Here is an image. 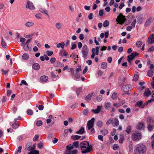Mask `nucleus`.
Segmentation results:
<instances>
[{
    "instance_id": "20e7f679",
    "label": "nucleus",
    "mask_w": 154,
    "mask_h": 154,
    "mask_svg": "<svg viewBox=\"0 0 154 154\" xmlns=\"http://www.w3.org/2000/svg\"><path fill=\"white\" fill-rule=\"evenodd\" d=\"M95 119L94 118H92L90 120L88 121L87 126L88 130H89L93 127Z\"/></svg>"
},
{
    "instance_id": "f03ea898",
    "label": "nucleus",
    "mask_w": 154,
    "mask_h": 154,
    "mask_svg": "<svg viewBox=\"0 0 154 154\" xmlns=\"http://www.w3.org/2000/svg\"><path fill=\"white\" fill-rule=\"evenodd\" d=\"M136 149L134 150L135 154H145L146 151L145 146L142 144H139L135 146Z\"/></svg>"
},
{
    "instance_id": "72a5a7b5",
    "label": "nucleus",
    "mask_w": 154,
    "mask_h": 154,
    "mask_svg": "<svg viewBox=\"0 0 154 154\" xmlns=\"http://www.w3.org/2000/svg\"><path fill=\"white\" fill-rule=\"evenodd\" d=\"M107 67V63L105 62H103L101 64V67L103 69H105Z\"/></svg>"
},
{
    "instance_id": "c85d7f7f",
    "label": "nucleus",
    "mask_w": 154,
    "mask_h": 154,
    "mask_svg": "<svg viewBox=\"0 0 154 154\" xmlns=\"http://www.w3.org/2000/svg\"><path fill=\"white\" fill-rule=\"evenodd\" d=\"M34 24V23L33 22H27L25 24V26L27 27H29L32 26H33Z\"/></svg>"
},
{
    "instance_id": "4c0bfd02",
    "label": "nucleus",
    "mask_w": 154,
    "mask_h": 154,
    "mask_svg": "<svg viewBox=\"0 0 154 154\" xmlns=\"http://www.w3.org/2000/svg\"><path fill=\"white\" fill-rule=\"evenodd\" d=\"M143 104V102L141 101H138L137 102L136 105L137 106H138L140 107H142L143 106L142 105Z\"/></svg>"
},
{
    "instance_id": "9d476101",
    "label": "nucleus",
    "mask_w": 154,
    "mask_h": 154,
    "mask_svg": "<svg viewBox=\"0 0 154 154\" xmlns=\"http://www.w3.org/2000/svg\"><path fill=\"white\" fill-rule=\"evenodd\" d=\"M26 7L27 8H29L31 10H33L35 9L33 3L29 2V1L27 2Z\"/></svg>"
},
{
    "instance_id": "dca6fc26",
    "label": "nucleus",
    "mask_w": 154,
    "mask_h": 154,
    "mask_svg": "<svg viewBox=\"0 0 154 154\" xmlns=\"http://www.w3.org/2000/svg\"><path fill=\"white\" fill-rule=\"evenodd\" d=\"M151 94V91L149 89H146L145 90L143 94L145 96L148 97Z\"/></svg>"
},
{
    "instance_id": "b1692460",
    "label": "nucleus",
    "mask_w": 154,
    "mask_h": 154,
    "mask_svg": "<svg viewBox=\"0 0 154 154\" xmlns=\"http://www.w3.org/2000/svg\"><path fill=\"white\" fill-rule=\"evenodd\" d=\"M93 93H91L88 94L86 97L85 100L87 101H89L91 99Z\"/></svg>"
},
{
    "instance_id": "37998d69",
    "label": "nucleus",
    "mask_w": 154,
    "mask_h": 154,
    "mask_svg": "<svg viewBox=\"0 0 154 154\" xmlns=\"http://www.w3.org/2000/svg\"><path fill=\"white\" fill-rule=\"evenodd\" d=\"M109 23L108 21L107 20H105L103 23V26L104 27H106L109 25Z\"/></svg>"
},
{
    "instance_id": "3c124183",
    "label": "nucleus",
    "mask_w": 154,
    "mask_h": 154,
    "mask_svg": "<svg viewBox=\"0 0 154 154\" xmlns=\"http://www.w3.org/2000/svg\"><path fill=\"white\" fill-rule=\"evenodd\" d=\"M139 75L137 74H135L134 75V80L135 81H137L138 79Z\"/></svg>"
},
{
    "instance_id": "f3484780",
    "label": "nucleus",
    "mask_w": 154,
    "mask_h": 154,
    "mask_svg": "<svg viewBox=\"0 0 154 154\" xmlns=\"http://www.w3.org/2000/svg\"><path fill=\"white\" fill-rule=\"evenodd\" d=\"M144 124L143 123H139L137 126V128L138 129H141L144 127Z\"/></svg>"
},
{
    "instance_id": "338daca9",
    "label": "nucleus",
    "mask_w": 154,
    "mask_h": 154,
    "mask_svg": "<svg viewBox=\"0 0 154 154\" xmlns=\"http://www.w3.org/2000/svg\"><path fill=\"white\" fill-rule=\"evenodd\" d=\"M83 50H85V51H88V47L87 45H85L83 46V48H82Z\"/></svg>"
},
{
    "instance_id": "e2e57ef3",
    "label": "nucleus",
    "mask_w": 154,
    "mask_h": 154,
    "mask_svg": "<svg viewBox=\"0 0 154 154\" xmlns=\"http://www.w3.org/2000/svg\"><path fill=\"white\" fill-rule=\"evenodd\" d=\"M119 147V146L117 144H115L113 147V150H116Z\"/></svg>"
},
{
    "instance_id": "e433bc0d",
    "label": "nucleus",
    "mask_w": 154,
    "mask_h": 154,
    "mask_svg": "<svg viewBox=\"0 0 154 154\" xmlns=\"http://www.w3.org/2000/svg\"><path fill=\"white\" fill-rule=\"evenodd\" d=\"M143 43L141 41H138L136 43V46L138 48H140L141 47Z\"/></svg>"
},
{
    "instance_id": "f8f14e48",
    "label": "nucleus",
    "mask_w": 154,
    "mask_h": 154,
    "mask_svg": "<svg viewBox=\"0 0 154 154\" xmlns=\"http://www.w3.org/2000/svg\"><path fill=\"white\" fill-rule=\"evenodd\" d=\"M81 136H78L77 135H75L74 136H71L73 140H76L79 139H81V140L82 139H83L84 138H85V136H83L82 137V138H81Z\"/></svg>"
},
{
    "instance_id": "6e6552de",
    "label": "nucleus",
    "mask_w": 154,
    "mask_h": 154,
    "mask_svg": "<svg viewBox=\"0 0 154 154\" xmlns=\"http://www.w3.org/2000/svg\"><path fill=\"white\" fill-rule=\"evenodd\" d=\"M148 44L151 45L154 42V34L151 35L148 37L147 40Z\"/></svg>"
},
{
    "instance_id": "58836bf2",
    "label": "nucleus",
    "mask_w": 154,
    "mask_h": 154,
    "mask_svg": "<svg viewBox=\"0 0 154 154\" xmlns=\"http://www.w3.org/2000/svg\"><path fill=\"white\" fill-rule=\"evenodd\" d=\"M118 97L117 94L115 92H114L112 94L111 97L113 100L116 99Z\"/></svg>"
},
{
    "instance_id": "052dcab7",
    "label": "nucleus",
    "mask_w": 154,
    "mask_h": 154,
    "mask_svg": "<svg viewBox=\"0 0 154 154\" xmlns=\"http://www.w3.org/2000/svg\"><path fill=\"white\" fill-rule=\"evenodd\" d=\"M88 70V67L87 66H86L85 67L84 69V70L83 71V72H82L83 74H85L86 73V72Z\"/></svg>"
},
{
    "instance_id": "f704fd0d",
    "label": "nucleus",
    "mask_w": 154,
    "mask_h": 154,
    "mask_svg": "<svg viewBox=\"0 0 154 154\" xmlns=\"http://www.w3.org/2000/svg\"><path fill=\"white\" fill-rule=\"evenodd\" d=\"M111 104L109 102L107 103H105L104 107L106 109H109L110 107Z\"/></svg>"
},
{
    "instance_id": "ddd939ff",
    "label": "nucleus",
    "mask_w": 154,
    "mask_h": 154,
    "mask_svg": "<svg viewBox=\"0 0 154 154\" xmlns=\"http://www.w3.org/2000/svg\"><path fill=\"white\" fill-rule=\"evenodd\" d=\"M48 77L45 75L42 76L40 78V80L41 81L43 82H47L48 80Z\"/></svg>"
},
{
    "instance_id": "8fccbe9b",
    "label": "nucleus",
    "mask_w": 154,
    "mask_h": 154,
    "mask_svg": "<svg viewBox=\"0 0 154 154\" xmlns=\"http://www.w3.org/2000/svg\"><path fill=\"white\" fill-rule=\"evenodd\" d=\"M82 88H79L77 89L76 92L78 96L79 95L80 93L82 91Z\"/></svg>"
},
{
    "instance_id": "a19ab883",
    "label": "nucleus",
    "mask_w": 154,
    "mask_h": 154,
    "mask_svg": "<svg viewBox=\"0 0 154 154\" xmlns=\"http://www.w3.org/2000/svg\"><path fill=\"white\" fill-rule=\"evenodd\" d=\"M131 127L130 126H128L126 128L125 131L128 134H129L131 131Z\"/></svg>"
},
{
    "instance_id": "aec40b11",
    "label": "nucleus",
    "mask_w": 154,
    "mask_h": 154,
    "mask_svg": "<svg viewBox=\"0 0 154 154\" xmlns=\"http://www.w3.org/2000/svg\"><path fill=\"white\" fill-rule=\"evenodd\" d=\"M72 77H74L75 79H79L80 77V74L78 72H76L75 74L74 73L73 76Z\"/></svg>"
},
{
    "instance_id": "9b49d317",
    "label": "nucleus",
    "mask_w": 154,
    "mask_h": 154,
    "mask_svg": "<svg viewBox=\"0 0 154 154\" xmlns=\"http://www.w3.org/2000/svg\"><path fill=\"white\" fill-rule=\"evenodd\" d=\"M102 106H97V108L95 109H92L91 111L95 114H97L99 113L101 110Z\"/></svg>"
},
{
    "instance_id": "774afa93",
    "label": "nucleus",
    "mask_w": 154,
    "mask_h": 154,
    "mask_svg": "<svg viewBox=\"0 0 154 154\" xmlns=\"http://www.w3.org/2000/svg\"><path fill=\"white\" fill-rule=\"evenodd\" d=\"M133 27L131 26H128L126 28L127 30L130 31L131 29H132Z\"/></svg>"
},
{
    "instance_id": "bb28decb",
    "label": "nucleus",
    "mask_w": 154,
    "mask_h": 154,
    "mask_svg": "<svg viewBox=\"0 0 154 154\" xmlns=\"http://www.w3.org/2000/svg\"><path fill=\"white\" fill-rule=\"evenodd\" d=\"M103 125V122L101 121H98L97 123V125L100 128H101Z\"/></svg>"
},
{
    "instance_id": "c03bdc74",
    "label": "nucleus",
    "mask_w": 154,
    "mask_h": 154,
    "mask_svg": "<svg viewBox=\"0 0 154 154\" xmlns=\"http://www.w3.org/2000/svg\"><path fill=\"white\" fill-rule=\"evenodd\" d=\"M153 126L150 124L148 125L147 127L148 130L149 131H151L153 129Z\"/></svg>"
},
{
    "instance_id": "39448f33",
    "label": "nucleus",
    "mask_w": 154,
    "mask_h": 154,
    "mask_svg": "<svg viewBox=\"0 0 154 154\" xmlns=\"http://www.w3.org/2000/svg\"><path fill=\"white\" fill-rule=\"evenodd\" d=\"M141 135L139 133L135 132L132 135V137L134 140H139L141 138Z\"/></svg>"
},
{
    "instance_id": "bf43d9fd",
    "label": "nucleus",
    "mask_w": 154,
    "mask_h": 154,
    "mask_svg": "<svg viewBox=\"0 0 154 154\" xmlns=\"http://www.w3.org/2000/svg\"><path fill=\"white\" fill-rule=\"evenodd\" d=\"M56 59L55 57H52L50 59V62L51 63H53L56 61Z\"/></svg>"
},
{
    "instance_id": "7ed1b4c3",
    "label": "nucleus",
    "mask_w": 154,
    "mask_h": 154,
    "mask_svg": "<svg viewBox=\"0 0 154 154\" xmlns=\"http://www.w3.org/2000/svg\"><path fill=\"white\" fill-rule=\"evenodd\" d=\"M126 19L125 16H124L122 13L120 14L117 17L116 21L121 25H122L125 21Z\"/></svg>"
},
{
    "instance_id": "423d86ee",
    "label": "nucleus",
    "mask_w": 154,
    "mask_h": 154,
    "mask_svg": "<svg viewBox=\"0 0 154 154\" xmlns=\"http://www.w3.org/2000/svg\"><path fill=\"white\" fill-rule=\"evenodd\" d=\"M132 86L130 85H126L122 86L121 88L122 91L127 92L132 89Z\"/></svg>"
},
{
    "instance_id": "7c9ffc66",
    "label": "nucleus",
    "mask_w": 154,
    "mask_h": 154,
    "mask_svg": "<svg viewBox=\"0 0 154 154\" xmlns=\"http://www.w3.org/2000/svg\"><path fill=\"white\" fill-rule=\"evenodd\" d=\"M29 57V55L27 53H24L22 55L23 59L25 60H27Z\"/></svg>"
},
{
    "instance_id": "412c9836",
    "label": "nucleus",
    "mask_w": 154,
    "mask_h": 154,
    "mask_svg": "<svg viewBox=\"0 0 154 154\" xmlns=\"http://www.w3.org/2000/svg\"><path fill=\"white\" fill-rule=\"evenodd\" d=\"M101 133L103 136H105L108 133V130L105 129H103L100 131Z\"/></svg>"
},
{
    "instance_id": "ea45409f",
    "label": "nucleus",
    "mask_w": 154,
    "mask_h": 154,
    "mask_svg": "<svg viewBox=\"0 0 154 154\" xmlns=\"http://www.w3.org/2000/svg\"><path fill=\"white\" fill-rule=\"evenodd\" d=\"M73 146H71V145H67L66 146V150H69V151H71V150L73 149Z\"/></svg>"
},
{
    "instance_id": "4468645a",
    "label": "nucleus",
    "mask_w": 154,
    "mask_h": 154,
    "mask_svg": "<svg viewBox=\"0 0 154 154\" xmlns=\"http://www.w3.org/2000/svg\"><path fill=\"white\" fill-rule=\"evenodd\" d=\"M40 65L37 63H35L32 65V68L35 70H38L40 68Z\"/></svg>"
},
{
    "instance_id": "864d4df0",
    "label": "nucleus",
    "mask_w": 154,
    "mask_h": 154,
    "mask_svg": "<svg viewBox=\"0 0 154 154\" xmlns=\"http://www.w3.org/2000/svg\"><path fill=\"white\" fill-rule=\"evenodd\" d=\"M27 113L28 115L31 116L32 115L33 112L32 110L29 109L27 111Z\"/></svg>"
},
{
    "instance_id": "393cba45",
    "label": "nucleus",
    "mask_w": 154,
    "mask_h": 154,
    "mask_svg": "<svg viewBox=\"0 0 154 154\" xmlns=\"http://www.w3.org/2000/svg\"><path fill=\"white\" fill-rule=\"evenodd\" d=\"M82 52L83 54V57L84 58H86L88 54V51H85V50H82Z\"/></svg>"
},
{
    "instance_id": "5701e85b",
    "label": "nucleus",
    "mask_w": 154,
    "mask_h": 154,
    "mask_svg": "<svg viewBox=\"0 0 154 154\" xmlns=\"http://www.w3.org/2000/svg\"><path fill=\"white\" fill-rule=\"evenodd\" d=\"M65 45V44L64 43V42H62L58 44L57 45V48H60L61 47L63 49Z\"/></svg>"
},
{
    "instance_id": "a878e982",
    "label": "nucleus",
    "mask_w": 154,
    "mask_h": 154,
    "mask_svg": "<svg viewBox=\"0 0 154 154\" xmlns=\"http://www.w3.org/2000/svg\"><path fill=\"white\" fill-rule=\"evenodd\" d=\"M113 126H117L119 125V122L117 118H115L114 119V121L112 123Z\"/></svg>"
},
{
    "instance_id": "de8ad7c7",
    "label": "nucleus",
    "mask_w": 154,
    "mask_h": 154,
    "mask_svg": "<svg viewBox=\"0 0 154 154\" xmlns=\"http://www.w3.org/2000/svg\"><path fill=\"white\" fill-rule=\"evenodd\" d=\"M113 121L112 119L110 118L106 122V124L109 125L112 123Z\"/></svg>"
},
{
    "instance_id": "a18cd8bd",
    "label": "nucleus",
    "mask_w": 154,
    "mask_h": 154,
    "mask_svg": "<svg viewBox=\"0 0 154 154\" xmlns=\"http://www.w3.org/2000/svg\"><path fill=\"white\" fill-rule=\"evenodd\" d=\"M42 125V122L41 121H37L36 122V125L38 126H40Z\"/></svg>"
},
{
    "instance_id": "473e14b6",
    "label": "nucleus",
    "mask_w": 154,
    "mask_h": 154,
    "mask_svg": "<svg viewBox=\"0 0 154 154\" xmlns=\"http://www.w3.org/2000/svg\"><path fill=\"white\" fill-rule=\"evenodd\" d=\"M2 45L4 48H5L6 47V43L2 37Z\"/></svg>"
},
{
    "instance_id": "79ce46f5",
    "label": "nucleus",
    "mask_w": 154,
    "mask_h": 154,
    "mask_svg": "<svg viewBox=\"0 0 154 154\" xmlns=\"http://www.w3.org/2000/svg\"><path fill=\"white\" fill-rule=\"evenodd\" d=\"M39 11L47 15H48L47 11L46 9L43 8H40L39 9Z\"/></svg>"
},
{
    "instance_id": "6e6d98bb",
    "label": "nucleus",
    "mask_w": 154,
    "mask_h": 154,
    "mask_svg": "<svg viewBox=\"0 0 154 154\" xmlns=\"http://www.w3.org/2000/svg\"><path fill=\"white\" fill-rule=\"evenodd\" d=\"M57 65L56 66H57L62 67L64 66V64L60 62H57Z\"/></svg>"
},
{
    "instance_id": "4d7b16f0",
    "label": "nucleus",
    "mask_w": 154,
    "mask_h": 154,
    "mask_svg": "<svg viewBox=\"0 0 154 154\" xmlns=\"http://www.w3.org/2000/svg\"><path fill=\"white\" fill-rule=\"evenodd\" d=\"M28 45H26V44H25V45L24 46V50L27 51L29 50V47L28 46Z\"/></svg>"
},
{
    "instance_id": "4be33fe9",
    "label": "nucleus",
    "mask_w": 154,
    "mask_h": 154,
    "mask_svg": "<svg viewBox=\"0 0 154 154\" xmlns=\"http://www.w3.org/2000/svg\"><path fill=\"white\" fill-rule=\"evenodd\" d=\"M85 132V129L84 127H82L80 129L77 131L76 133L79 134H82Z\"/></svg>"
},
{
    "instance_id": "cd10ccee",
    "label": "nucleus",
    "mask_w": 154,
    "mask_h": 154,
    "mask_svg": "<svg viewBox=\"0 0 154 154\" xmlns=\"http://www.w3.org/2000/svg\"><path fill=\"white\" fill-rule=\"evenodd\" d=\"M154 72L152 70L150 69L147 72V75L149 77L152 76Z\"/></svg>"
},
{
    "instance_id": "5fc2aeb1",
    "label": "nucleus",
    "mask_w": 154,
    "mask_h": 154,
    "mask_svg": "<svg viewBox=\"0 0 154 154\" xmlns=\"http://www.w3.org/2000/svg\"><path fill=\"white\" fill-rule=\"evenodd\" d=\"M43 146V143H42L40 142L38 143V147L40 149H41L42 148V146Z\"/></svg>"
},
{
    "instance_id": "c9c22d12",
    "label": "nucleus",
    "mask_w": 154,
    "mask_h": 154,
    "mask_svg": "<svg viewBox=\"0 0 154 154\" xmlns=\"http://www.w3.org/2000/svg\"><path fill=\"white\" fill-rule=\"evenodd\" d=\"M102 96L100 95H99L97 96L96 98V99L98 102H100L102 100Z\"/></svg>"
},
{
    "instance_id": "680f3d73",
    "label": "nucleus",
    "mask_w": 154,
    "mask_h": 154,
    "mask_svg": "<svg viewBox=\"0 0 154 154\" xmlns=\"http://www.w3.org/2000/svg\"><path fill=\"white\" fill-rule=\"evenodd\" d=\"M38 135H36L33 138V140L34 141H36L37 140L38 138Z\"/></svg>"
},
{
    "instance_id": "603ef678",
    "label": "nucleus",
    "mask_w": 154,
    "mask_h": 154,
    "mask_svg": "<svg viewBox=\"0 0 154 154\" xmlns=\"http://www.w3.org/2000/svg\"><path fill=\"white\" fill-rule=\"evenodd\" d=\"M46 53L48 56H51L53 54V52L52 51H47L46 52Z\"/></svg>"
},
{
    "instance_id": "69168bd1",
    "label": "nucleus",
    "mask_w": 154,
    "mask_h": 154,
    "mask_svg": "<svg viewBox=\"0 0 154 154\" xmlns=\"http://www.w3.org/2000/svg\"><path fill=\"white\" fill-rule=\"evenodd\" d=\"M136 19H135L132 23L131 24V25L133 27H134L135 25L136 22Z\"/></svg>"
},
{
    "instance_id": "2eb2a0df",
    "label": "nucleus",
    "mask_w": 154,
    "mask_h": 154,
    "mask_svg": "<svg viewBox=\"0 0 154 154\" xmlns=\"http://www.w3.org/2000/svg\"><path fill=\"white\" fill-rule=\"evenodd\" d=\"M109 33L108 32H105V34L103 32L101 33L100 35V37L101 38H103L104 36H105V38H107L109 36Z\"/></svg>"
},
{
    "instance_id": "0e129e2a",
    "label": "nucleus",
    "mask_w": 154,
    "mask_h": 154,
    "mask_svg": "<svg viewBox=\"0 0 154 154\" xmlns=\"http://www.w3.org/2000/svg\"><path fill=\"white\" fill-rule=\"evenodd\" d=\"M98 139L101 141H103V136L101 135H99L98 136Z\"/></svg>"
},
{
    "instance_id": "09e8293b",
    "label": "nucleus",
    "mask_w": 154,
    "mask_h": 154,
    "mask_svg": "<svg viewBox=\"0 0 154 154\" xmlns=\"http://www.w3.org/2000/svg\"><path fill=\"white\" fill-rule=\"evenodd\" d=\"M79 143L78 141H75L73 143L72 146H74L75 147L77 148L78 147Z\"/></svg>"
},
{
    "instance_id": "f257e3e1",
    "label": "nucleus",
    "mask_w": 154,
    "mask_h": 154,
    "mask_svg": "<svg viewBox=\"0 0 154 154\" xmlns=\"http://www.w3.org/2000/svg\"><path fill=\"white\" fill-rule=\"evenodd\" d=\"M80 146L82 150H83L82 153H85L90 152L92 149V146L91 145L89 146V143L87 141H85L82 142Z\"/></svg>"
},
{
    "instance_id": "0eeeda50",
    "label": "nucleus",
    "mask_w": 154,
    "mask_h": 154,
    "mask_svg": "<svg viewBox=\"0 0 154 154\" xmlns=\"http://www.w3.org/2000/svg\"><path fill=\"white\" fill-rule=\"evenodd\" d=\"M28 150L29 151H30L28 154H38L39 153V151L34 149L32 146L28 147Z\"/></svg>"
},
{
    "instance_id": "2f4dec72",
    "label": "nucleus",
    "mask_w": 154,
    "mask_h": 154,
    "mask_svg": "<svg viewBox=\"0 0 154 154\" xmlns=\"http://www.w3.org/2000/svg\"><path fill=\"white\" fill-rule=\"evenodd\" d=\"M19 126V124L16 122H15L12 125V127L13 128L16 129Z\"/></svg>"
},
{
    "instance_id": "a211bd4d",
    "label": "nucleus",
    "mask_w": 154,
    "mask_h": 154,
    "mask_svg": "<svg viewBox=\"0 0 154 154\" xmlns=\"http://www.w3.org/2000/svg\"><path fill=\"white\" fill-rule=\"evenodd\" d=\"M77 152V150L76 149L72 151L66 150L65 154H76Z\"/></svg>"
},
{
    "instance_id": "6ab92c4d",
    "label": "nucleus",
    "mask_w": 154,
    "mask_h": 154,
    "mask_svg": "<svg viewBox=\"0 0 154 154\" xmlns=\"http://www.w3.org/2000/svg\"><path fill=\"white\" fill-rule=\"evenodd\" d=\"M55 26L57 29H60L62 27V25L60 23H57L55 24Z\"/></svg>"
},
{
    "instance_id": "1a4fd4ad",
    "label": "nucleus",
    "mask_w": 154,
    "mask_h": 154,
    "mask_svg": "<svg viewBox=\"0 0 154 154\" xmlns=\"http://www.w3.org/2000/svg\"><path fill=\"white\" fill-rule=\"evenodd\" d=\"M138 55V53L135 52L132 53L131 54L128 56L127 59L133 60L134 58Z\"/></svg>"
},
{
    "instance_id": "49530a36",
    "label": "nucleus",
    "mask_w": 154,
    "mask_h": 154,
    "mask_svg": "<svg viewBox=\"0 0 154 154\" xmlns=\"http://www.w3.org/2000/svg\"><path fill=\"white\" fill-rule=\"evenodd\" d=\"M89 113V110L88 109H85L83 111V114L85 115H87Z\"/></svg>"
},
{
    "instance_id": "c756f323",
    "label": "nucleus",
    "mask_w": 154,
    "mask_h": 154,
    "mask_svg": "<svg viewBox=\"0 0 154 154\" xmlns=\"http://www.w3.org/2000/svg\"><path fill=\"white\" fill-rule=\"evenodd\" d=\"M152 101H154V99H151L148 100L144 103L143 106L142 107V108H143L145 105H147L148 103H150Z\"/></svg>"
},
{
    "instance_id": "13d9d810",
    "label": "nucleus",
    "mask_w": 154,
    "mask_h": 154,
    "mask_svg": "<svg viewBox=\"0 0 154 154\" xmlns=\"http://www.w3.org/2000/svg\"><path fill=\"white\" fill-rule=\"evenodd\" d=\"M22 84H24L26 85H28V84L26 82V81L24 80H22L20 84V85H21Z\"/></svg>"
}]
</instances>
